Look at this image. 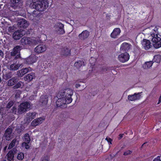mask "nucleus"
Segmentation results:
<instances>
[{
    "label": "nucleus",
    "mask_w": 161,
    "mask_h": 161,
    "mask_svg": "<svg viewBox=\"0 0 161 161\" xmlns=\"http://www.w3.org/2000/svg\"><path fill=\"white\" fill-rule=\"evenodd\" d=\"M132 153V152L128 150L124 152V155L125 156L127 155L130 154Z\"/></svg>",
    "instance_id": "nucleus-44"
},
{
    "label": "nucleus",
    "mask_w": 161,
    "mask_h": 161,
    "mask_svg": "<svg viewBox=\"0 0 161 161\" xmlns=\"http://www.w3.org/2000/svg\"><path fill=\"white\" fill-rule=\"evenodd\" d=\"M1 143H0V151L1 150V148H2V146H1Z\"/></svg>",
    "instance_id": "nucleus-55"
},
{
    "label": "nucleus",
    "mask_w": 161,
    "mask_h": 161,
    "mask_svg": "<svg viewBox=\"0 0 161 161\" xmlns=\"http://www.w3.org/2000/svg\"><path fill=\"white\" fill-rule=\"evenodd\" d=\"M34 97H36V95H34Z\"/></svg>",
    "instance_id": "nucleus-57"
},
{
    "label": "nucleus",
    "mask_w": 161,
    "mask_h": 161,
    "mask_svg": "<svg viewBox=\"0 0 161 161\" xmlns=\"http://www.w3.org/2000/svg\"><path fill=\"white\" fill-rule=\"evenodd\" d=\"M161 60V55H155L153 59V60L154 62L157 63H159Z\"/></svg>",
    "instance_id": "nucleus-32"
},
{
    "label": "nucleus",
    "mask_w": 161,
    "mask_h": 161,
    "mask_svg": "<svg viewBox=\"0 0 161 161\" xmlns=\"http://www.w3.org/2000/svg\"><path fill=\"white\" fill-rule=\"evenodd\" d=\"M24 86V83L23 82L19 81L17 83L15 86H13L14 89H18L19 88L22 87Z\"/></svg>",
    "instance_id": "nucleus-34"
},
{
    "label": "nucleus",
    "mask_w": 161,
    "mask_h": 161,
    "mask_svg": "<svg viewBox=\"0 0 161 161\" xmlns=\"http://www.w3.org/2000/svg\"><path fill=\"white\" fill-rule=\"evenodd\" d=\"M74 65L77 68H79L82 65H85L84 63L82 60H79L75 62Z\"/></svg>",
    "instance_id": "nucleus-29"
},
{
    "label": "nucleus",
    "mask_w": 161,
    "mask_h": 161,
    "mask_svg": "<svg viewBox=\"0 0 161 161\" xmlns=\"http://www.w3.org/2000/svg\"><path fill=\"white\" fill-rule=\"evenodd\" d=\"M24 155L23 153L20 152L17 155V158L18 160H22L24 158Z\"/></svg>",
    "instance_id": "nucleus-37"
},
{
    "label": "nucleus",
    "mask_w": 161,
    "mask_h": 161,
    "mask_svg": "<svg viewBox=\"0 0 161 161\" xmlns=\"http://www.w3.org/2000/svg\"><path fill=\"white\" fill-rule=\"evenodd\" d=\"M153 161H161V160L160 159V157L159 156H158L153 160Z\"/></svg>",
    "instance_id": "nucleus-47"
},
{
    "label": "nucleus",
    "mask_w": 161,
    "mask_h": 161,
    "mask_svg": "<svg viewBox=\"0 0 161 161\" xmlns=\"http://www.w3.org/2000/svg\"><path fill=\"white\" fill-rule=\"evenodd\" d=\"M142 92L135 93L134 94L129 95L128 96V99L129 100L132 101H135L138 100L141 97V94Z\"/></svg>",
    "instance_id": "nucleus-10"
},
{
    "label": "nucleus",
    "mask_w": 161,
    "mask_h": 161,
    "mask_svg": "<svg viewBox=\"0 0 161 161\" xmlns=\"http://www.w3.org/2000/svg\"><path fill=\"white\" fill-rule=\"evenodd\" d=\"M90 35V32L87 30L83 31L81 33L79 34L78 37L79 39L81 40H84L87 39Z\"/></svg>",
    "instance_id": "nucleus-14"
},
{
    "label": "nucleus",
    "mask_w": 161,
    "mask_h": 161,
    "mask_svg": "<svg viewBox=\"0 0 161 161\" xmlns=\"http://www.w3.org/2000/svg\"><path fill=\"white\" fill-rule=\"evenodd\" d=\"M47 158V157H44V158H42L41 161H48Z\"/></svg>",
    "instance_id": "nucleus-50"
},
{
    "label": "nucleus",
    "mask_w": 161,
    "mask_h": 161,
    "mask_svg": "<svg viewBox=\"0 0 161 161\" xmlns=\"http://www.w3.org/2000/svg\"><path fill=\"white\" fill-rule=\"evenodd\" d=\"M58 31V32L60 34H63L65 33V31L64 29V28L59 29V30Z\"/></svg>",
    "instance_id": "nucleus-42"
},
{
    "label": "nucleus",
    "mask_w": 161,
    "mask_h": 161,
    "mask_svg": "<svg viewBox=\"0 0 161 161\" xmlns=\"http://www.w3.org/2000/svg\"><path fill=\"white\" fill-rule=\"evenodd\" d=\"M70 50L66 47H62L59 49V52L62 56H67L70 53Z\"/></svg>",
    "instance_id": "nucleus-16"
},
{
    "label": "nucleus",
    "mask_w": 161,
    "mask_h": 161,
    "mask_svg": "<svg viewBox=\"0 0 161 161\" xmlns=\"http://www.w3.org/2000/svg\"><path fill=\"white\" fill-rule=\"evenodd\" d=\"M7 147V146H6L5 147H4V148L3 149V151H5L6 150Z\"/></svg>",
    "instance_id": "nucleus-54"
},
{
    "label": "nucleus",
    "mask_w": 161,
    "mask_h": 161,
    "mask_svg": "<svg viewBox=\"0 0 161 161\" xmlns=\"http://www.w3.org/2000/svg\"><path fill=\"white\" fill-rule=\"evenodd\" d=\"M8 30L9 32H12L13 31V29L11 27H9L8 29Z\"/></svg>",
    "instance_id": "nucleus-48"
},
{
    "label": "nucleus",
    "mask_w": 161,
    "mask_h": 161,
    "mask_svg": "<svg viewBox=\"0 0 161 161\" xmlns=\"http://www.w3.org/2000/svg\"><path fill=\"white\" fill-rule=\"evenodd\" d=\"M124 136V134H120L119 136H118V138L119 140H120L122 137H123Z\"/></svg>",
    "instance_id": "nucleus-46"
},
{
    "label": "nucleus",
    "mask_w": 161,
    "mask_h": 161,
    "mask_svg": "<svg viewBox=\"0 0 161 161\" xmlns=\"http://www.w3.org/2000/svg\"><path fill=\"white\" fill-rule=\"evenodd\" d=\"M75 86L76 88H78L80 86V85L79 83H76Z\"/></svg>",
    "instance_id": "nucleus-51"
},
{
    "label": "nucleus",
    "mask_w": 161,
    "mask_h": 161,
    "mask_svg": "<svg viewBox=\"0 0 161 161\" xmlns=\"http://www.w3.org/2000/svg\"><path fill=\"white\" fill-rule=\"evenodd\" d=\"M153 63V61H150L145 62L143 65L142 67L144 69H147L150 67Z\"/></svg>",
    "instance_id": "nucleus-28"
},
{
    "label": "nucleus",
    "mask_w": 161,
    "mask_h": 161,
    "mask_svg": "<svg viewBox=\"0 0 161 161\" xmlns=\"http://www.w3.org/2000/svg\"><path fill=\"white\" fill-rule=\"evenodd\" d=\"M107 68L106 67H104L102 69L101 72L102 73H103L104 72H105L106 71H107Z\"/></svg>",
    "instance_id": "nucleus-45"
},
{
    "label": "nucleus",
    "mask_w": 161,
    "mask_h": 161,
    "mask_svg": "<svg viewBox=\"0 0 161 161\" xmlns=\"http://www.w3.org/2000/svg\"><path fill=\"white\" fill-rule=\"evenodd\" d=\"M29 143L25 142H23L22 144V146L25 147L26 149H28L30 147V145L29 144Z\"/></svg>",
    "instance_id": "nucleus-38"
},
{
    "label": "nucleus",
    "mask_w": 161,
    "mask_h": 161,
    "mask_svg": "<svg viewBox=\"0 0 161 161\" xmlns=\"http://www.w3.org/2000/svg\"><path fill=\"white\" fill-rule=\"evenodd\" d=\"M36 114L37 113L35 112H29L27 113L26 116L27 121L29 122L31 121L36 117Z\"/></svg>",
    "instance_id": "nucleus-20"
},
{
    "label": "nucleus",
    "mask_w": 161,
    "mask_h": 161,
    "mask_svg": "<svg viewBox=\"0 0 161 161\" xmlns=\"http://www.w3.org/2000/svg\"><path fill=\"white\" fill-rule=\"evenodd\" d=\"M12 129L10 128H7L5 131L4 136L7 140H9L12 138Z\"/></svg>",
    "instance_id": "nucleus-18"
},
{
    "label": "nucleus",
    "mask_w": 161,
    "mask_h": 161,
    "mask_svg": "<svg viewBox=\"0 0 161 161\" xmlns=\"http://www.w3.org/2000/svg\"><path fill=\"white\" fill-rule=\"evenodd\" d=\"M58 99L56 102V105L57 107H60L61 108H64L66 107V104L70 103L72 102V99L71 98H68L65 99L63 97H58V94L57 96Z\"/></svg>",
    "instance_id": "nucleus-4"
},
{
    "label": "nucleus",
    "mask_w": 161,
    "mask_h": 161,
    "mask_svg": "<svg viewBox=\"0 0 161 161\" xmlns=\"http://www.w3.org/2000/svg\"><path fill=\"white\" fill-rule=\"evenodd\" d=\"M24 140L25 142L30 143L31 141V138L29 134H25L24 136Z\"/></svg>",
    "instance_id": "nucleus-33"
},
{
    "label": "nucleus",
    "mask_w": 161,
    "mask_h": 161,
    "mask_svg": "<svg viewBox=\"0 0 161 161\" xmlns=\"http://www.w3.org/2000/svg\"><path fill=\"white\" fill-rule=\"evenodd\" d=\"M14 103L12 101H10L7 104L6 107L7 108H10L13 105Z\"/></svg>",
    "instance_id": "nucleus-41"
},
{
    "label": "nucleus",
    "mask_w": 161,
    "mask_h": 161,
    "mask_svg": "<svg viewBox=\"0 0 161 161\" xmlns=\"http://www.w3.org/2000/svg\"><path fill=\"white\" fill-rule=\"evenodd\" d=\"M73 94V90L69 88L65 89L63 91L59 92L58 93V97H63L65 99H67L68 98H71L72 101L73 99L71 97Z\"/></svg>",
    "instance_id": "nucleus-3"
},
{
    "label": "nucleus",
    "mask_w": 161,
    "mask_h": 161,
    "mask_svg": "<svg viewBox=\"0 0 161 161\" xmlns=\"http://www.w3.org/2000/svg\"><path fill=\"white\" fill-rule=\"evenodd\" d=\"M36 61V57L34 55L31 56L27 58L25 60V63L29 64H31Z\"/></svg>",
    "instance_id": "nucleus-22"
},
{
    "label": "nucleus",
    "mask_w": 161,
    "mask_h": 161,
    "mask_svg": "<svg viewBox=\"0 0 161 161\" xmlns=\"http://www.w3.org/2000/svg\"><path fill=\"white\" fill-rule=\"evenodd\" d=\"M16 139H14L11 142L10 144L9 145V146L8 147V149H10L13 148L14 146L15 145V143H16Z\"/></svg>",
    "instance_id": "nucleus-35"
},
{
    "label": "nucleus",
    "mask_w": 161,
    "mask_h": 161,
    "mask_svg": "<svg viewBox=\"0 0 161 161\" xmlns=\"http://www.w3.org/2000/svg\"><path fill=\"white\" fill-rule=\"evenodd\" d=\"M8 160V161H11L13 160L14 157V154L11 152H9L7 155Z\"/></svg>",
    "instance_id": "nucleus-31"
},
{
    "label": "nucleus",
    "mask_w": 161,
    "mask_h": 161,
    "mask_svg": "<svg viewBox=\"0 0 161 161\" xmlns=\"http://www.w3.org/2000/svg\"><path fill=\"white\" fill-rule=\"evenodd\" d=\"M12 73L11 72H9L3 75V79L5 80H7L8 79L12 77Z\"/></svg>",
    "instance_id": "nucleus-30"
},
{
    "label": "nucleus",
    "mask_w": 161,
    "mask_h": 161,
    "mask_svg": "<svg viewBox=\"0 0 161 161\" xmlns=\"http://www.w3.org/2000/svg\"><path fill=\"white\" fill-rule=\"evenodd\" d=\"M130 56L127 53H122L118 56L119 60L122 63H124L128 61L129 59Z\"/></svg>",
    "instance_id": "nucleus-11"
},
{
    "label": "nucleus",
    "mask_w": 161,
    "mask_h": 161,
    "mask_svg": "<svg viewBox=\"0 0 161 161\" xmlns=\"http://www.w3.org/2000/svg\"><path fill=\"white\" fill-rule=\"evenodd\" d=\"M131 45L126 42H124L121 45L120 49L121 50L125 51H128L130 49Z\"/></svg>",
    "instance_id": "nucleus-24"
},
{
    "label": "nucleus",
    "mask_w": 161,
    "mask_h": 161,
    "mask_svg": "<svg viewBox=\"0 0 161 161\" xmlns=\"http://www.w3.org/2000/svg\"><path fill=\"white\" fill-rule=\"evenodd\" d=\"M35 78V73L33 72L27 75L25 77V80L28 81H31Z\"/></svg>",
    "instance_id": "nucleus-25"
},
{
    "label": "nucleus",
    "mask_w": 161,
    "mask_h": 161,
    "mask_svg": "<svg viewBox=\"0 0 161 161\" xmlns=\"http://www.w3.org/2000/svg\"><path fill=\"white\" fill-rule=\"evenodd\" d=\"M17 25L19 27L26 28L28 26L29 24L26 20L22 19L18 21Z\"/></svg>",
    "instance_id": "nucleus-17"
},
{
    "label": "nucleus",
    "mask_w": 161,
    "mask_h": 161,
    "mask_svg": "<svg viewBox=\"0 0 161 161\" xmlns=\"http://www.w3.org/2000/svg\"><path fill=\"white\" fill-rule=\"evenodd\" d=\"M14 108V107H13V111H12L13 113L16 112V108Z\"/></svg>",
    "instance_id": "nucleus-53"
},
{
    "label": "nucleus",
    "mask_w": 161,
    "mask_h": 161,
    "mask_svg": "<svg viewBox=\"0 0 161 161\" xmlns=\"http://www.w3.org/2000/svg\"><path fill=\"white\" fill-rule=\"evenodd\" d=\"M48 97L47 95H42L40 97V102L42 106H45L47 103Z\"/></svg>",
    "instance_id": "nucleus-19"
},
{
    "label": "nucleus",
    "mask_w": 161,
    "mask_h": 161,
    "mask_svg": "<svg viewBox=\"0 0 161 161\" xmlns=\"http://www.w3.org/2000/svg\"><path fill=\"white\" fill-rule=\"evenodd\" d=\"M26 34V32L24 30L21 29L15 31L13 35V38L14 40H18Z\"/></svg>",
    "instance_id": "nucleus-8"
},
{
    "label": "nucleus",
    "mask_w": 161,
    "mask_h": 161,
    "mask_svg": "<svg viewBox=\"0 0 161 161\" xmlns=\"http://www.w3.org/2000/svg\"><path fill=\"white\" fill-rule=\"evenodd\" d=\"M147 142H145L142 145V146H141V148H142L143 147H146V145L147 144Z\"/></svg>",
    "instance_id": "nucleus-52"
},
{
    "label": "nucleus",
    "mask_w": 161,
    "mask_h": 161,
    "mask_svg": "<svg viewBox=\"0 0 161 161\" xmlns=\"http://www.w3.org/2000/svg\"><path fill=\"white\" fill-rule=\"evenodd\" d=\"M4 56V53L0 49V56L1 57H3Z\"/></svg>",
    "instance_id": "nucleus-49"
},
{
    "label": "nucleus",
    "mask_w": 161,
    "mask_h": 161,
    "mask_svg": "<svg viewBox=\"0 0 161 161\" xmlns=\"http://www.w3.org/2000/svg\"><path fill=\"white\" fill-rule=\"evenodd\" d=\"M11 8L14 9L19 10L22 6V3L21 0H11Z\"/></svg>",
    "instance_id": "nucleus-7"
},
{
    "label": "nucleus",
    "mask_w": 161,
    "mask_h": 161,
    "mask_svg": "<svg viewBox=\"0 0 161 161\" xmlns=\"http://www.w3.org/2000/svg\"><path fill=\"white\" fill-rule=\"evenodd\" d=\"M20 66V65L19 64L14 63L10 65L8 69L11 70L15 71L18 69Z\"/></svg>",
    "instance_id": "nucleus-27"
},
{
    "label": "nucleus",
    "mask_w": 161,
    "mask_h": 161,
    "mask_svg": "<svg viewBox=\"0 0 161 161\" xmlns=\"http://www.w3.org/2000/svg\"><path fill=\"white\" fill-rule=\"evenodd\" d=\"M38 14L37 12H36V11L34 10L33 12L30 14V16L31 19H34V17H36L37 15Z\"/></svg>",
    "instance_id": "nucleus-36"
},
{
    "label": "nucleus",
    "mask_w": 161,
    "mask_h": 161,
    "mask_svg": "<svg viewBox=\"0 0 161 161\" xmlns=\"http://www.w3.org/2000/svg\"><path fill=\"white\" fill-rule=\"evenodd\" d=\"M105 140L107 141V142L109 143V145L112 144V140L108 137H107Z\"/></svg>",
    "instance_id": "nucleus-43"
},
{
    "label": "nucleus",
    "mask_w": 161,
    "mask_h": 161,
    "mask_svg": "<svg viewBox=\"0 0 161 161\" xmlns=\"http://www.w3.org/2000/svg\"><path fill=\"white\" fill-rule=\"evenodd\" d=\"M21 92L19 90H17L15 91V97L16 98H18L19 97L20 94H21Z\"/></svg>",
    "instance_id": "nucleus-39"
},
{
    "label": "nucleus",
    "mask_w": 161,
    "mask_h": 161,
    "mask_svg": "<svg viewBox=\"0 0 161 161\" xmlns=\"http://www.w3.org/2000/svg\"><path fill=\"white\" fill-rule=\"evenodd\" d=\"M3 161H7L6 160H4Z\"/></svg>",
    "instance_id": "nucleus-58"
},
{
    "label": "nucleus",
    "mask_w": 161,
    "mask_h": 161,
    "mask_svg": "<svg viewBox=\"0 0 161 161\" xmlns=\"http://www.w3.org/2000/svg\"><path fill=\"white\" fill-rule=\"evenodd\" d=\"M31 106L30 103L28 102H26L22 103L18 107L17 113L18 114L24 113L30 108Z\"/></svg>",
    "instance_id": "nucleus-5"
},
{
    "label": "nucleus",
    "mask_w": 161,
    "mask_h": 161,
    "mask_svg": "<svg viewBox=\"0 0 161 161\" xmlns=\"http://www.w3.org/2000/svg\"><path fill=\"white\" fill-rule=\"evenodd\" d=\"M31 70V69L30 67L23 68L17 71V75L18 77H21Z\"/></svg>",
    "instance_id": "nucleus-12"
},
{
    "label": "nucleus",
    "mask_w": 161,
    "mask_h": 161,
    "mask_svg": "<svg viewBox=\"0 0 161 161\" xmlns=\"http://www.w3.org/2000/svg\"><path fill=\"white\" fill-rule=\"evenodd\" d=\"M142 44L143 48L146 50H148L152 47L150 41L147 40L143 39L142 42Z\"/></svg>",
    "instance_id": "nucleus-15"
},
{
    "label": "nucleus",
    "mask_w": 161,
    "mask_h": 161,
    "mask_svg": "<svg viewBox=\"0 0 161 161\" xmlns=\"http://www.w3.org/2000/svg\"><path fill=\"white\" fill-rule=\"evenodd\" d=\"M157 30V29L155 28L154 30V32L151 34L150 36L151 37L153 45L156 48H158L161 47V36L157 33L156 31Z\"/></svg>",
    "instance_id": "nucleus-2"
},
{
    "label": "nucleus",
    "mask_w": 161,
    "mask_h": 161,
    "mask_svg": "<svg viewBox=\"0 0 161 161\" xmlns=\"http://www.w3.org/2000/svg\"><path fill=\"white\" fill-rule=\"evenodd\" d=\"M44 119L41 117L35 119L31 123V125L33 126H36L42 123Z\"/></svg>",
    "instance_id": "nucleus-21"
},
{
    "label": "nucleus",
    "mask_w": 161,
    "mask_h": 161,
    "mask_svg": "<svg viewBox=\"0 0 161 161\" xmlns=\"http://www.w3.org/2000/svg\"><path fill=\"white\" fill-rule=\"evenodd\" d=\"M121 32L119 28H115L111 33V37L114 38H117V36L119 35Z\"/></svg>",
    "instance_id": "nucleus-23"
},
{
    "label": "nucleus",
    "mask_w": 161,
    "mask_h": 161,
    "mask_svg": "<svg viewBox=\"0 0 161 161\" xmlns=\"http://www.w3.org/2000/svg\"><path fill=\"white\" fill-rule=\"evenodd\" d=\"M47 49L45 45L40 44L37 46L35 49V51L38 53H42L45 52Z\"/></svg>",
    "instance_id": "nucleus-13"
},
{
    "label": "nucleus",
    "mask_w": 161,
    "mask_h": 161,
    "mask_svg": "<svg viewBox=\"0 0 161 161\" xmlns=\"http://www.w3.org/2000/svg\"><path fill=\"white\" fill-rule=\"evenodd\" d=\"M56 26L57 27V30H59V29H60L64 28V25L63 24L61 23H59L57 24L56 25Z\"/></svg>",
    "instance_id": "nucleus-40"
},
{
    "label": "nucleus",
    "mask_w": 161,
    "mask_h": 161,
    "mask_svg": "<svg viewBox=\"0 0 161 161\" xmlns=\"http://www.w3.org/2000/svg\"><path fill=\"white\" fill-rule=\"evenodd\" d=\"M26 4L31 8L35 9L38 11H44L48 6V3L40 0H28Z\"/></svg>",
    "instance_id": "nucleus-1"
},
{
    "label": "nucleus",
    "mask_w": 161,
    "mask_h": 161,
    "mask_svg": "<svg viewBox=\"0 0 161 161\" xmlns=\"http://www.w3.org/2000/svg\"><path fill=\"white\" fill-rule=\"evenodd\" d=\"M18 81L17 79L15 77H13L11 79L9 80L8 82L7 85L8 86H12L14 85V84Z\"/></svg>",
    "instance_id": "nucleus-26"
},
{
    "label": "nucleus",
    "mask_w": 161,
    "mask_h": 161,
    "mask_svg": "<svg viewBox=\"0 0 161 161\" xmlns=\"http://www.w3.org/2000/svg\"><path fill=\"white\" fill-rule=\"evenodd\" d=\"M1 81H2V78H1V77H0V83H1Z\"/></svg>",
    "instance_id": "nucleus-56"
},
{
    "label": "nucleus",
    "mask_w": 161,
    "mask_h": 161,
    "mask_svg": "<svg viewBox=\"0 0 161 161\" xmlns=\"http://www.w3.org/2000/svg\"><path fill=\"white\" fill-rule=\"evenodd\" d=\"M35 40H32L29 37H24L20 40V43L22 45H31L35 42Z\"/></svg>",
    "instance_id": "nucleus-9"
},
{
    "label": "nucleus",
    "mask_w": 161,
    "mask_h": 161,
    "mask_svg": "<svg viewBox=\"0 0 161 161\" xmlns=\"http://www.w3.org/2000/svg\"><path fill=\"white\" fill-rule=\"evenodd\" d=\"M23 48L20 45H17L14 47L10 53L11 56H16L14 59H16L20 58V51Z\"/></svg>",
    "instance_id": "nucleus-6"
}]
</instances>
